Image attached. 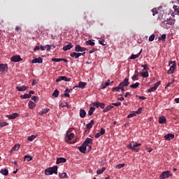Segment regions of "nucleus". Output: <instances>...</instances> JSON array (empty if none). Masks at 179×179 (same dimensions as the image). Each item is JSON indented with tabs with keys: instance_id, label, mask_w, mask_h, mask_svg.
I'll return each instance as SVG.
<instances>
[{
	"instance_id": "obj_1",
	"label": "nucleus",
	"mask_w": 179,
	"mask_h": 179,
	"mask_svg": "<svg viewBox=\"0 0 179 179\" xmlns=\"http://www.w3.org/2000/svg\"><path fill=\"white\" fill-rule=\"evenodd\" d=\"M139 146H141V143H138L136 142H131L129 143V145H127V148L131 149V150L136 152H139L141 149H139Z\"/></svg>"
},
{
	"instance_id": "obj_2",
	"label": "nucleus",
	"mask_w": 179,
	"mask_h": 179,
	"mask_svg": "<svg viewBox=\"0 0 179 179\" xmlns=\"http://www.w3.org/2000/svg\"><path fill=\"white\" fill-rule=\"evenodd\" d=\"M55 173V175L58 174V166H54L53 167L48 168L45 170V176H52Z\"/></svg>"
},
{
	"instance_id": "obj_3",
	"label": "nucleus",
	"mask_w": 179,
	"mask_h": 179,
	"mask_svg": "<svg viewBox=\"0 0 179 179\" xmlns=\"http://www.w3.org/2000/svg\"><path fill=\"white\" fill-rule=\"evenodd\" d=\"M161 85V81H158L153 85V87L148 90V93H151L153 92H156L157 90L158 87Z\"/></svg>"
},
{
	"instance_id": "obj_4",
	"label": "nucleus",
	"mask_w": 179,
	"mask_h": 179,
	"mask_svg": "<svg viewBox=\"0 0 179 179\" xmlns=\"http://www.w3.org/2000/svg\"><path fill=\"white\" fill-rule=\"evenodd\" d=\"M62 81H65V82H70L71 78H66V76H59L57 77V80H55V82L59 83Z\"/></svg>"
},
{
	"instance_id": "obj_5",
	"label": "nucleus",
	"mask_w": 179,
	"mask_h": 179,
	"mask_svg": "<svg viewBox=\"0 0 179 179\" xmlns=\"http://www.w3.org/2000/svg\"><path fill=\"white\" fill-rule=\"evenodd\" d=\"M128 85H129V79L127 78H124V79L123 80L122 82L120 83L119 87H127Z\"/></svg>"
},
{
	"instance_id": "obj_6",
	"label": "nucleus",
	"mask_w": 179,
	"mask_h": 179,
	"mask_svg": "<svg viewBox=\"0 0 179 179\" xmlns=\"http://www.w3.org/2000/svg\"><path fill=\"white\" fill-rule=\"evenodd\" d=\"M87 147H89V151L91 150V145H80V147L78 148L79 152L80 153H85V151L87 150Z\"/></svg>"
},
{
	"instance_id": "obj_7",
	"label": "nucleus",
	"mask_w": 179,
	"mask_h": 179,
	"mask_svg": "<svg viewBox=\"0 0 179 179\" xmlns=\"http://www.w3.org/2000/svg\"><path fill=\"white\" fill-rule=\"evenodd\" d=\"M85 50H87V49L85 48H82V46H80V45H76V48L74 49V51L77 52H83Z\"/></svg>"
},
{
	"instance_id": "obj_8",
	"label": "nucleus",
	"mask_w": 179,
	"mask_h": 179,
	"mask_svg": "<svg viewBox=\"0 0 179 179\" xmlns=\"http://www.w3.org/2000/svg\"><path fill=\"white\" fill-rule=\"evenodd\" d=\"M8 65L6 64H0V72H1V73H5L6 72H8Z\"/></svg>"
},
{
	"instance_id": "obj_9",
	"label": "nucleus",
	"mask_w": 179,
	"mask_h": 179,
	"mask_svg": "<svg viewBox=\"0 0 179 179\" xmlns=\"http://www.w3.org/2000/svg\"><path fill=\"white\" fill-rule=\"evenodd\" d=\"M75 137V134L73 133H71L69 134L68 133H66V142L71 141L73 138Z\"/></svg>"
},
{
	"instance_id": "obj_10",
	"label": "nucleus",
	"mask_w": 179,
	"mask_h": 179,
	"mask_svg": "<svg viewBox=\"0 0 179 179\" xmlns=\"http://www.w3.org/2000/svg\"><path fill=\"white\" fill-rule=\"evenodd\" d=\"M170 176V171H164L160 174V179H166L169 178Z\"/></svg>"
},
{
	"instance_id": "obj_11",
	"label": "nucleus",
	"mask_w": 179,
	"mask_h": 179,
	"mask_svg": "<svg viewBox=\"0 0 179 179\" xmlns=\"http://www.w3.org/2000/svg\"><path fill=\"white\" fill-rule=\"evenodd\" d=\"M106 134V129L101 128V130L99 133L94 134V138H99L100 136Z\"/></svg>"
},
{
	"instance_id": "obj_12",
	"label": "nucleus",
	"mask_w": 179,
	"mask_h": 179,
	"mask_svg": "<svg viewBox=\"0 0 179 179\" xmlns=\"http://www.w3.org/2000/svg\"><path fill=\"white\" fill-rule=\"evenodd\" d=\"M87 85V83L79 82L78 86L73 87V90H75L76 88L84 89V87H85Z\"/></svg>"
},
{
	"instance_id": "obj_13",
	"label": "nucleus",
	"mask_w": 179,
	"mask_h": 179,
	"mask_svg": "<svg viewBox=\"0 0 179 179\" xmlns=\"http://www.w3.org/2000/svg\"><path fill=\"white\" fill-rule=\"evenodd\" d=\"M93 106H96V108H101L103 109L104 107L106 106V104L103 103H99V101H96L94 103Z\"/></svg>"
},
{
	"instance_id": "obj_14",
	"label": "nucleus",
	"mask_w": 179,
	"mask_h": 179,
	"mask_svg": "<svg viewBox=\"0 0 179 179\" xmlns=\"http://www.w3.org/2000/svg\"><path fill=\"white\" fill-rule=\"evenodd\" d=\"M10 60H11V62H20L21 61V57L19 55L13 56Z\"/></svg>"
},
{
	"instance_id": "obj_15",
	"label": "nucleus",
	"mask_w": 179,
	"mask_h": 179,
	"mask_svg": "<svg viewBox=\"0 0 179 179\" xmlns=\"http://www.w3.org/2000/svg\"><path fill=\"white\" fill-rule=\"evenodd\" d=\"M89 144L92 145V139L90 138H87V139H85V141L83 143L82 145L90 146Z\"/></svg>"
},
{
	"instance_id": "obj_16",
	"label": "nucleus",
	"mask_w": 179,
	"mask_h": 179,
	"mask_svg": "<svg viewBox=\"0 0 179 179\" xmlns=\"http://www.w3.org/2000/svg\"><path fill=\"white\" fill-rule=\"evenodd\" d=\"M29 88L28 86L23 85L22 87H16V90L18 92H24Z\"/></svg>"
},
{
	"instance_id": "obj_17",
	"label": "nucleus",
	"mask_w": 179,
	"mask_h": 179,
	"mask_svg": "<svg viewBox=\"0 0 179 179\" xmlns=\"http://www.w3.org/2000/svg\"><path fill=\"white\" fill-rule=\"evenodd\" d=\"M73 48V44L70 43L67 45H64V47L62 48V50H64V51L70 50L71 48Z\"/></svg>"
},
{
	"instance_id": "obj_18",
	"label": "nucleus",
	"mask_w": 179,
	"mask_h": 179,
	"mask_svg": "<svg viewBox=\"0 0 179 179\" xmlns=\"http://www.w3.org/2000/svg\"><path fill=\"white\" fill-rule=\"evenodd\" d=\"M43 60L41 57H38V58H35L34 59H32L31 61V64H42Z\"/></svg>"
},
{
	"instance_id": "obj_19",
	"label": "nucleus",
	"mask_w": 179,
	"mask_h": 179,
	"mask_svg": "<svg viewBox=\"0 0 179 179\" xmlns=\"http://www.w3.org/2000/svg\"><path fill=\"white\" fill-rule=\"evenodd\" d=\"M142 52H143V50L141 49V50H140L139 53H138L137 55H131V57H129V59H136L138 57H141Z\"/></svg>"
},
{
	"instance_id": "obj_20",
	"label": "nucleus",
	"mask_w": 179,
	"mask_h": 179,
	"mask_svg": "<svg viewBox=\"0 0 179 179\" xmlns=\"http://www.w3.org/2000/svg\"><path fill=\"white\" fill-rule=\"evenodd\" d=\"M85 115H87V112H85V110H84L83 109H80L79 110V116L80 117V118L85 117Z\"/></svg>"
},
{
	"instance_id": "obj_21",
	"label": "nucleus",
	"mask_w": 179,
	"mask_h": 179,
	"mask_svg": "<svg viewBox=\"0 0 179 179\" xmlns=\"http://www.w3.org/2000/svg\"><path fill=\"white\" fill-rule=\"evenodd\" d=\"M174 138V135L172 134H169L164 136V139L166 141H170Z\"/></svg>"
},
{
	"instance_id": "obj_22",
	"label": "nucleus",
	"mask_w": 179,
	"mask_h": 179,
	"mask_svg": "<svg viewBox=\"0 0 179 179\" xmlns=\"http://www.w3.org/2000/svg\"><path fill=\"white\" fill-rule=\"evenodd\" d=\"M0 173L3 176H8L9 174V171L6 169H0Z\"/></svg>"
},
{
	"instance_id": "obj_23",
	"label": "nucleus",
	"mask_w": 179,
	"mask_h": 179,
	"mask_svg": "<svg viewBox=\"0 0 179 179\" xmlns=\"http://www.w3.org/2000/svg\"><path fill=\"white\" fill-rule=\"evenodd\" d=\"M176 66V64H172V66H170V69H169V71H168V74L169 75L173 74V71L175 70Z\"/></svg>"
},
{
	"instance_id": "obj_24",
	"label": "nucleus",
	"mask_w": 179,
	"mask_h": 179,
	"mask_svg": "<svg viewBox=\"0 0 179 179\" xmlns=\"http://www.w3.org/2000/svg\"><path fill=\"white\" fill-rule=\"evenodd\" d=\"M66 158H57V164H62V163H66Z\"/></svg>"
},
{
	"instance_id": "obj_25",
	"label": "nucleus",
	"mask_w": 179,
	"mask_h": 179,
	"mask_svg": "<svg viewBox=\"0 0 179 179\" xmlns=\"http://www.w3.org/2000/svg\"><path fill=\"white\" fill-rule=\"evenodd\" d=\"M158 122H159L160 124H164L166 122V119L165 118L164 116H160Z\"/></svg>"
},
{
	"instance_id": "obj_26",
	"label": "nucleus",
	"mask_w": 179,
	"mask_h": 179,
	"mask_svg": "<svg viewBox=\"0 0 179 179\" xmlns=\"http://www.w3.org/2000/svg\"><path fill=\"white\" fill-rule=\"evenodd\" d=\"M28 106H29V108L30 110H32L33 108H35V106H36V104L35 103V102H33L32 101H29Z\"/></svg>"
},
{
	"instance_id": "obj_27",
	"label": "nucleus",
	"mask_w": 179,
	"mask_h": 179,
	"mask_svg": "<svg viewBox=\"0 0 179 179\" xmlns=\"http://www.w3.org/2000/svg\"><path fill=\"white\" fill-rule=\"evenodd\" d=\"M48 112H50V108H45V109H43L42 110L40 111V113H38V114L40 115H43L47 114Z\"/></svg>"
},
{
	"instance_id": "obj_28",
	"label": "nucleus",
	"mask_w": 179,
	"mask_h": 179,
	"mask_svg": "<svg viewBox=\"0 0 179 179\" xmlns=\"http://www.w3.org/2000/svg\"><path fill=\"white\" fill-rule=\"evenodd\" d=\"M9 120H15V118H17L18 117V114L17 113H13L11 115H7L6 116Z\"/></svg>"
},
{
	"instance_id": "obj_29",
	"label": "nucleus",
	"mask_w": 179,
	"mask_h": 179,
	"mask_svg": "<svg viewBox=\"0 0 179 179\" xmlns=\"http://www.w3.org/2000/svg\"><path fill=\"white\" fill-rule=\"evenodd\" d=\"M140 76L143 78H148L149 77V72H148V71L145 72H140Z\"/></svg>"
},
{
	"instance_id": "obj_30",
	"label": "nucleus",
	"mask_w": 179,
	"mask_h": 179,
	"mask_svg": "<svg viewBox=\"0 0 179 179\" xmlns=\"http://www.w3.org/2000/svg\"><path fill=\"white\" fill-rule=\"evenodd\" d=\"M114 108V106H108L106 108L103 110V113H108V111L111 110V109Z\"/></svg>"
},
{
	"instance_id": "obj_31",
	"label": "nucleus",
	"mask_w": 179,
	"mask_h": 179,
	"mask_svg": "<svg viewBox=\"0 0 179 179\" xmlns=\"http://www.w3.org/2000/svg\"><path fill=\"white\" fill-rule=\"evenodd\" d=\"M140 85H141V83H136L135 84H131V85H129V87H131V89H136V88H138Z\"/></svg>"
},
{
	"instance_id": "obj_32",
	"label": "nucleus",
	"mask_w": 179,
	"mask_h": 179,
	"mask_svg": "<svg viewBox=\"0 0 179 179\" xmlns=\"http://www.w3.org/2000/svg\"><path fill=\"white\" fill-rule=\"evenodd\" d=\"M85 45H91V47H93L95 45V42H94L91 40H89V41H85Z\"/></svg>"
},
{
	"instance_id": "obj_33",
	"label": "nucleus",
	"mask_w": 179,
	"mask_h": 179,
	"mask_svg": "<svg viewBox=\"0 0 179 179\" xmlns=\"http://www.w3.org/2000/svg\"><path fill=\"white\" fill-rule=\"evenodd\" d=\"M123 89H124V87H120V86L115 87H113V92H119L120 90H122Z\"/></svg>"
},
{
	"instance_id": "obj_34",
	"label": "nucleus",
	"mask_w": 179,
	"mask_h": 179,
	"mask_svg": "<svg viewBox=\"0 0 179 179\" xmlns=\"http://www.w3.org/2000/svg\"><path fill=\"white\" fill-rule=\"evenodd\" d=\"M94 120H91L90 123L87 124V130H90V129L92 128V127L94 126Z\"/></svg>"
},
{
	"instance_id": "obj_35",
	"label": "nucleus",
	"mask_w": 179,
	"mask_h": 179,
	"mask_svg": "<svg viewBox=\"0 0 179 179\" xmlns=\"http://www.w3.org/2000/svg\"><path fill=\"white\" fill-rule=\"evenodd\" d=\"M31 96V94H24L23 95H20V99H29Z\"/></svg>"
},
{
	"instance_id": "obj_36",
	"label": "nucleus",
	"mask_w": 179,
	"mask_h": 179,
	"mask_svg": "<svg viewBox=\"0 0 179 179\" xmlns=\"http://www.w3.org/2000/svg\"><path fill=\"white\" fill-rule=\"evenodd\" d=\"M94 111H95V108L91 107L90 109L89 110L87 115H89V116H91L92 115Z\"/></svg>"
},
{
	"instance_id": "obj_37",
	"label": "nucleus",
	"mask_w": 179,
	"mask_h": 179,
	"mask_svg": "<svg viewBox=\"0 0 179 179\" xmlns=\"http://www.w3.org/2000/svg\"><path fill=\"white\" fill-rule=\"evenodd\" d=\"M20 145L19 144H16V145H15V146L13 147L12 150L17 152L18 150L20 149Z\"/></svg>"
},
{
	"instance_id": "obj_38",
	"label": "nucleus",
	"mask_w": 179,
	"mask_h": 179,
	"mask_svg": "<svg viewBox=\"0 0 179 179\" xmlns=\"http://www.w3.org/2000/svg\"><path fill=\"white\" fill-rule=\"evenodd\" d=\"M24 160H27V162H30L33 160V157L30 155H24Z\"/></svg>"
},
{
	"instance_id": "obj_39",
	"label": "nucleus",
	"mask_w": 179,
	"mask_h": 179,
	"mask_svg": "<svg viewBox=\"0 0 179 179\" xmlns=\"http://www.w3.org/2000/svg\"><path fill=\"white\" fill-rule=\"evenodd\" d=\"M35 138H36V136L35 135H31L28 136V141H33Z\"/></svg>"
},
{
	"instance_id": "obj_40",
	"label": "nucleus",
	"mask_w": 179,
	"mask_h": 179,
	"mask_svg": "<svg viewBox=\"0 0 179 179\" xmlns=\"http://www.w3.org/2000/svg\"><path fill=\"white\" fill-rule=\"evenodd\" d=\"M151 12L152 13V16H155L158 14V9L157 8H154Z\"/></svg>"
},
{
	"instance_id": "obj_41",
	"label": "nucleus",
	"mask_w": 179,
	"mask_h": 179,
	"mask_svg": "<svg viewBox=\"0 0 179 179\" xmlns=\"http://www.w3.org/2000/svg\"><path fill=\"white\" fill-rule=\"evenodd\" d=\"M164 24L169 26H173V22L171 20H169L168 21H164Z\"/></svg>"
},
{
	"instance_id": "obj_42",
	"label": "nucleus",
	"mask_w": 179,
	"mask_h": 179,
	"mask_svg": "<svg viewBox=\"0 0 179 179\" xmlns=\"http://www.w3.org/2000/svg\"><path fill=\"white\" fill-rule=\"evenodd\" d=\"M71 57H74V59H78L80 56L76 54L75 52L70 54Z\"/></svg>"
},
{
	"instance_id": "obj_43",
	"label": "nucleus",
	"mask_w": 179,
	"mask_h": 179,
	"mask_svg": "<svg viewBox=\"0 0 179 179\" xmlns=\"http://www.w3.org/2000/svg\"><path fill=\"white\" fill-rule=\"evenodd\" d=\"M52 96H53L55 98H58V96H59V91H58V90H54V92L52 94Z\"/></svg>"
},
{
	"instance_id": "obj_44",
	"label": "nucleus",
	"mask_w": 179,
	"mask_h": 179,
	"mask_svg": "<svg viewBox=\"0 0 179 179\" xmlns=\"http://www.w3.org/2000/svg\"><path fill=\"white\" fill-rule=\"evenodd\" d=\"M106 171V168L103 167L101 169L97 170V175H101Z\"/></svg>"
},
{
	"instance_id": "obj_45",
	"label": "nucleus",
	"mask_w": 179,
	"mask_h": 179,
	"mask_svg": "<svg viewBox=\"0 0 179 179\" xmlns=\"http://www.w3.org/2000/svg\"><path fill=\"white\" fill-rule=\"evenodd\" d=\"M110 84L106 83L104 84L101 85V89L104 90L106 89L108 86H109Z\"/></svg>"
},
{
	"instance_id": "obj_46",
	"label": "nucleus",
	"mask_w": 179,
	"mask_h": 179,
	"mask_svg": "<svg viewBox=\"0 0 179 179\" xmlns=\"http://www.w3.org/2000/svg\"><path fill=\"white\" fill-rule=\"evenodd\" d=\"M52 62H62V58H53V59H52Z\"/></svg>"
},
{
	"instance_id": "obj_47",
	"label": "nucleus",
	"mask_w": 179,
	"mask_h": 179,
	"mask_svg": "<svg viewBox=\"0 0 179 179\" xmlns=\"http://www.w3.org/2000/svg\"><path fill=\"white\" fill-rule=\"evenodd\" d=\"M59 177L62 178H67V174L66 173H62L59 174Z\"/></svg>"
},
{
	"instance_id": "obj_48",
	"label": "nucleus",
	"mask_w": 179,
	"mask_h": 179,
	"mask_svg": "<svg viewBox=\"0 0 179 179\" xmlns=\"http://www.w3.org/2000/svg\"><path fill=\"white\" fill-rule=\"evenodd\" d=\"M124 166V164H117L115 166V169H122Z\"/></svg>"
},
{
	"instance_id": "obj_49",
	"label": "nucleus",
	"mask_w": 179,
	"mask_h": 179,
	"mask_svg": "<svg viewBox=\"0 0 179 179\" xmlns=\"http://www.w3.org/2000/svg\"><path fill=\"white\" fill-rule=\"evenodd\" d=\"M7 125H9V124L8 122H0V127H4Z\"/></svg>"
},
{
	"instance_id": "obj_50",
	"label": "nucleus",
	"mask_w": 179,
	"mask_h": 179,
	"mask_svg": "<svg viewBox=\"0 0 179 179\" xmlns=\"http://www.w3.org/2000/svg\"><path fill=\"white\" fill-rule=\"evenodd\" d=\"M138 74H134V76H131V80L133 81H136V80H138Z\"/></svg>"
},
{
	"instance_id": "obj_51",
	"label": "nucleus",
	"mask_w": 179,
	"mask_h": 179,
	"mask_svg": "<svg viewBox=\"0 0 179 179\" xmlns=\"http://www.w3.org/2000/svg\"><path fill=\"white\" fill-rule=\"evenodd\" d=\"M155 35L152 34L150 36V38H148V41L152 42L155 40Z\"/></svg>"
},
{
	"instance_id": "obj_52",
	"label": "nucleus",
	"mask_w": 179,
	"mask_h": 179,
	"mask_svg": "<svg viewBox=\"0 0 179 179\" xmlns=\"http://www.w3.org/2000/svg\"><path fill=\"white\" fill-rule=\"evenodd\" d=\"M166 36L165 34H163L161 36H159V38H158V40H159V41H165Z\"/></svg>"
},
{
	"instance_id": "obj_53",
	"label": "nucleus",
	"mask_w": 179,
	"mask_h": 179,
	"mask_svg": "<svg viewBox=\"0 0 179 179\" xmlns=\"http://www.w3.org/2000/svg\"><path fill=\"white\" fill-rule=\"evenodd\" d=\"M136 116V113H131L129 115H127V118H132Z\"/></svg>"
},
{
	"instance_id": "obj_54",
	"label": "nucleus",
	"mask_w": 179,
	"mask_h": 179,
	"mask_svg": "<svg viewBox=\"0 0 179 179\" xmlns=\"http://www.w3.org/2000/svg\"><path fill=\"white\" fill-rule=\"evenodd\" d=\"M31 100L37 103V101H38V97L34 96L31 97Z\"/></svg>"
},
{
	"instance_id": "obj_55",
	"label": "nucleus",
	"mask_w": 179,
	"mask_h": 179,
	"mask_svg": "<svg viewBox=\"0 0 179 179\" xmlns=\"http://www.w3.org/2000/svg\"><path fill=\"white\" fill-rule=\"evenodd\" d=\"M141 68H144L145 71H148L149 70V67L148 66L147 64L141 65Z\"/></svg>"
},
{
	"instance_id": "obj_56",
	"label": "nucleus",
	"mask_w": 179,
	"mask_h": 179,
	"mask_svg": "<svg viewBox=\"0 0 179 179\" xmlns=\"http://www.w3.org/2000/svg\"><path fill=\"white\" fill-rule=\"evenodd\" d=\"M45 49L47 50V51H50V49L52 48V46L50 45H47L45 46H44Z\"/></svg>"
},
{
	"instance_id": "obj_57",
	"label": "nucleus",
	"mask_w": 179,
	"mask_h": 179,
	"mask_svg": "<svg viewBox=\"0 0 179 179\" xmlns=\"http://www.w3.org/2000/svg\"><path fill=\"white\" fill-rule=\"evenodd\" d=\"M111 105H113L114 106H121V102H116V103H113Z\"/></svg>"
},
{
	"instance_id": "obj_58",
	"label": "nucleus",
	"mask_w": 179,
	"mask_h": 179,
	"mask_svg": "<svg viewBox=\"0 0 179 179\" xmlns=\"http://www.w3.org/2000/svg\"><path fill=\"white\" fill-rule=\"evenodd\" d=\"M99 43L102 45L103 46L106 45V44L104 43V40H99Z\"/></svg>"
},
{
	"instance_id": "obj_59",
	"label": "nucleus",
	"mask_w": 179,
	"mask_h": 179,
	"mask_svg": "<svg viewBox=\"0 0 179 179\" xmlns=\"http://www.w3.org/2000/svg\"><path fill=\"white\" fill-rule=\"evenodd\" d=\"M173 10H175V13H178L179 8H177V6H173Z\"/></svg>"
},
{
	"instance_id": "obj_60",
	"label": "nucleus",
	"mask_w": 179,
	"mask_h": 179,
	"mask_svg": "<svg viewBox=\"0 0 179 179\" xmlns=\"http://www.w3.org/2000/svg\"><path fill=\"white\" fill-rule=\"evenodd\" d=\"M141 110H142L141 108H139L138 109V110L136 111V115H140L141 113Z\"/></svg>"
},
{
	"instance_id": "obj_61",
	"label": "nucleus",
	"mask_w": 179,
	"mask_h": 179,
	"mask_svg": "<svg viewBox=\"0 0 179 179\" xmlns=\"http://www.w3.org/2000/svg\"><path fill=\"white\" fill-rule=\"evenodd\" d=\"M62 96H64V97H70V94H67V93H65V94H62Z\"/></svg>"
},
{
	"instance_id": "obj_62",
	"label": "nucleus",
	"mask_w": 179,
	"mask_h": 179,
	"mask_svg": "<svg viewBox=\"0 0 179 179\" xmlns=\"http://www.w3.org/2000/svg\"><path fill=\"white\" fill-rule=\"evenodd\" d=\"M95 51H96V49H95V48H92V49H91L90 51L89 52V54H92V53L95 52Z\"/></svg>"
},
{
	"instance_id": "obj_63",
	"label": "nucleus",
	"mask_w": 179,
	"mask_h": 179,
	"mask_svg": "<svg viewBox=\"0 0 179 179\" xmlns=\"http://www.w3.org/2000/svg\"><path fill=\"white\" fill-rule=\"evenodd\" d=\"M60 106H62V108H65L67 106V103L65 102V103H62V104H60Z\"/></svg>"
},
{
	"instance_id": "obj_64",
	"label": "nucleus",
	"mask_w": 179,
	"mask_h": 179,
	"mask_svg": "<svg viewBox=\"0 0 179 179\" xmlns=\"http://www.w3.org/2000/svg\"><path fill=\"white\" fill-rule=\"evenodd\" d=\"M175 102H176V103H179V98L175 99Z\"/></svg>"
}]
</instances>
